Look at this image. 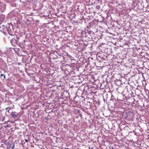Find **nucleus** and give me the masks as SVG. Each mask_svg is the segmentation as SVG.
<instances>
[{
	"mask_svg": "<svg viewBox=\"0 0 149 149\" xmlns=\"http://www.w3.org/2000/svg\"><path fill=\"white\" fill-rule=\"evenodd\" d=\"M25 140L26 142H28V140L27 139H25Z\"/></svg>",
	"mask_w": 149,
	"mask_h": 149,
	"instance_id": "0eeeda50",
	"label": "nucleus"
},
{
	"mask_svg": "<svg viewBox=\"0 0 149 149\" xmlns=\"http://www.w3.org/2000/svg\"><path fill=\"white\" fill-rule=\"evenodd\" d=\"M133 113L132 112L128 113L127 114V117L128 118V119H132L133 117Z\"/></svg>",
	"mask_w": 149,
	"mask_h": 149,
	"instance_id": "f257e3e1",
	"label": "nucleus"
},
{
	"mask_svg": "<svg viewBox=\"0 0 149 149\" xmlns=\"http://www.w3.org/2000/svg\"><path fill=\"white\" fill-rule=\"evenodd\" d=\"M0 78L2 80H3L5 79V74H1L0 75Z\"/></svg>",
	"mask_w": 149,
	"mask_h": 149,
	"instance_id": "20e7f679",
	"label": "nucleus"
},
{
	"mask_svg": "<svg viewBox=\"0 0 149 149\" xmlns=\"http://www.w3.org/2000/svg\"><path fill=\"white\" fill-rule=\"evenodd\" d=\"M11 117L14 118H17V116L16 114V112H13L10 114Z\"/></svg>",
	"mask_w": 149,
	"mask_h": 149,
	"instance_id": "f03ea898",
	"label": "nucleus"
},
{
	"mask_svg": "<svg viewBox=\"0 0 149 149\" xmlns=\"http://www.w3.org/2000/svg\"><path fill=\"white\" fill-rule=\"evenodd\" d=\"M8 112L9 113V110H8Z\"/></svg>",
	"mask_w": 149,
	"mask_h": 149,
	"instance_id": "9d476101",
	"label": "nucleus"
},
{
	"mask_svg": "<svg viewBox=\"0 0 149 149\" xmlns=\"http://www.w3.org/2000/svg\"><path fill=\"white\" fill-rule=\"evenodd\" d=\"M8 149H13L14 148L15 145L14 144H9L8 146Z\"/></svg>",
	"mask_w": 149,
	"mask_h": 149,
	"instance_id": "7ed1b4c3",
	"label": "nucleus"
},
{
	"mask_svg": "<svg viewBox=\"0 0 149 149\" xmlns=\"http://www.w3.org/2000/svg\"><path fill=\"white\" fill-rule=\"evenodd\" d=\"M100 8V6L99 5H97L96 6V8L97 9H99Z\"/></svg>",
	"mask_w": 149,
	"mask_h": 149,
	"instance_id": "39448f33",
	"label": "nucleus"
},
{
	"mask_svg": "<svg viewBox=\"0 0 149 149\" xmlns=\"http://www.w3.org/2000/svg\"><path fill=\"white\" fill-rule=\"evenodd\" d=\"M69 56L70 58H71V56H70L69 55Z\"/></svg>",
	"mask_w": 149,
	"mask_h": 149,
	"instance_id": "1a4fd4ad",
	"label": "nucleus"
},
{
	"mask_svg": "<svg viewBox=\"0 0 149 149\" xmlns=\"http://www.w3.org/2000/svg\"><path fill=\"white\" fill-rule=\"evenodd\" d=\"M6 127H8V125H7L6 126Z\"/></svg>",
	"mask_w": 149,
	"mask_h": 149,
	"instance_id": "6e6552de",
	"label": "nucleus"
},
{
	"mask_svg": "<svg viewBox=\"0 0 149 149\" xmlns=\"http://www.w3.org/2000/svg\"><path fill=\"white\" fill-rule=\"evenodd\" d=\"M11 108H12L11 107H10V108L9 107H8L6 108V110H7L9 108L10 109H11Z\"/></svg>",
	"mask_w": 149,
	"mask_h": 149,
	"instance_id": "423d86ee",
	"label": "nucleus"
}]
</instances>
